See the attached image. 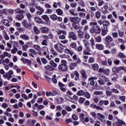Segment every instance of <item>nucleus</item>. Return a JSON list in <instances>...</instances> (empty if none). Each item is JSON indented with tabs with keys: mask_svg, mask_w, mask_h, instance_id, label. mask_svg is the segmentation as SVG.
Returning <instances> with one entry per match:
<instances>
[{
	"mask_svg": "<svg viewBox=\"0 0 126 126\" xmlns=\"http://www.w3.org/2000/svg\"><path fill=\"white\" fill-rule=\"evenodd\" d=\"M58 69L62 72H66L68 71L67 62H66L65 60H62L61 63L58 65Z\"/></svg>",
	"mask_w": 126,
	"mask_h": 126,
	"instance_id": "f257e3e1",
	"label": "nucleus"
},
{
	"mask_svg": "<svg viewBox=\"0 0 126 126\" xmlns=\"http://www.w3.org/2000/svg\"><path fill=\"white\" fill-rule=\"evenodd\" d=\"M90 32L92 34H94V33L96 34H100L101 33V28H100V26H96L91 29Z\"/></svg>",
	"mask_w": 126,
	"mask_h": 126,
	"instance_id": "f03ea898",
	"label": "nucleus"
},
{
	"mask_svg": "<svg viewBox=\"0 0 126 126\" xmlns=\"http://www.w3.org/2000/svg\"><path fill=\"white\" fill-rule=\"evenodd\" d=\"M22 26L28 29H32V23L27 21V20H23L22 22Z\"/></svg>",
	"mask_w": 126,
	"mask_h": 126,
	"instance_id": "7ed1b4c3",
	"label": "nucleus"
},
{
	"mask_svg": "<svg viewBox=\"0 0 126 126\" xmlns=\"http://www.w3.org/2000/svg\"><path fill=\"white\" fill-rule=\"evenodd\" d=\"M55 49L59 53L63 52V45L61 43H58L54 46Z\"/></svg>",
	"mask_w": 126,
	"mask_h": 126,
	"instance_id": "20e7f679",
	"label": "nucleus"
},
{
	"mask_svg": "<svg viewBox=\"0 0 126 126\" xmlns=\"http://www.w3.org/2000/svg\"><path fill=\"white\" fill-rule=\"evenodd\" d=\"M69 20L72 22V23H75L78 24L79 22H80V19H79L78 17H71L69 18Z\"/></svg>",
	"mask_w": 126,
	"mask_h": 126,
	"instance_id": "39448f33",
	"label": "nucleus"
},
{
	"mask_svg": "<svg viewBox=\"0 0 126 126\" xmlns=\"http://www.w3.org/2000/svg\"><path fill=\"white\" fill-rule=\"evenodd\" d=\"M97 79L98 77H97V76L91 77L89 78L88 81H91L90 85L91 86H94V85H95V81L94 80H97Z\"/></svg>",
	"mask_w": 126,
	"mask_h": 126,
	"instance_id": "423d86ee",
	"label": "nucleus"
},
{
	"mask_svg": "<svg viewBox=\"0 0 126 126\" xmlns=\"http://www.w3.org/2000/svg\"><path fill=\"white\" fill-rule=\"evenodd\" d=\"M79 118L82 122L83 123H88L89 122V118L88 117H84V114L82 113L79 115Z\"/></svg>",
	"mask_w": 126,
	"mask_h": 126,
	"instance_id": "0eeeda50",
	"label": "nucleus"
},
{
	"mask_svg": "<svg viewBox=\"0 0 126 126\" xmlns=\"http://www.w3.org/2000/svg\"><path fill=\"white\" fill-rule=\"evenodd\" d=\"M4 12L6 15H12L14 13V10L12 9H4Z\"/></svg>",
	"mask_w": 126,
	"mask_h": 126,
	"instance_id": "6e6552de",
	"label": "nucleus"
},
{
	"mask_svg": "<svg viewBox=\"0 0 126 126\" xmlns=\"http://www.w3.org/2000/svg\"><path fill=\"white\" fill-rule=\"evenodd\" d=\"M68 35L69 38H71L72 40H74V41H76V40H77V36L73 32H70L68 33Z\"/></svg>",
	"mask_w": 126,
	"mask_h": 126,
	"instance_id": "1a4fd4ad",
	"label": "nucleus"
},
{
	"mask_svg": "<svg viewBox=\"0 0 126 126\" xmlns=\"http://www.w3.org/2000/svg\"><path fill=\"white\" fill-rule=\"evenodd\" d=\"M90 107L91 108H93V109H96V110H98L99 111H104L103 108L97 106L94 103L91 104Z\"/></svg>",
	"mask_w": 126,
	"mask_h": 126,
	"instance_id": "9d476101",
	"label": "nucleus"
},
{
	"mask_svg": "<svg viewBox=\"0 0 126 126\" xmlns=\"http://www.w3.org/2000/svg\"><path fill=\"white\" fill-rule=\"evenodd\" d=\"M80 73H81L82 78H83V79H85V80H86L87 79V74H86L85 70H81L80 71Z\"/></svg>",
	"mask_w": 126,
	"mask_h": 126,
	"instance_id": "9b49d317",
	"label": "nucleus"
},
{
	"mask_svg": "<svg viewBox=\"0 0 126 126\" xmlns=\"http://www.w3.org/2000/svg\"><path fill=\"white\" fill-rule=\"evenodd\" d=\"M77 65V64L76 63H74V62L70 63L69 64V68L70 70H73V69H74V68H75Z\"/></svg>",
	"mask_w": 126,
	"mask_h": 126,
	"instance_id": "f8f14e48",
	"label": "nucleus"
},
{
	"mask_svg": "<svg viewBox=\"0 0 126 126\" xmlns=\"http://www.w3.org/2000/svg\"><path fill=\"white\" fill-rule=\"evenodd\" d=\"M108 8L109 7L108 6V5H107V4L104 5L103 7L101 8L103 14H107V13H108Z\"/></svg>",
	"mask_w": 126,
	"mask_h": 126,
	"instance_id": "ddd939ff",
	"label": "nucleus"
},
{
	"mask_svg": "<svg viewBox=\"0 0 126 126\" xmlns=\"http://www.w3.org/2000/svg\"><path fill=\"white\" fill-rule=\"evenodd\" d=\"M58 85L60 86V90H61V91H63V92H65V91H66V89L64 88V84H63L62 82H59Z\"/></svg>",
	"mask_w": 126,
	"mask_h": 126,
	"instance_id": "4468645a",
	"label": "nucleus"
},
{
	"mask_svg": "<svg viewBox=\"0 0 126 126\" xmlns=\"http://www.w3.org/2000/svg\"><path fill=\"white\" fill-rule=\"evenodd\" d=\"M3 24H4V25L7 27H10V26H11V23L7 19L3 20Z\"/></svg>",
	"mask_w": 126,
	"mask_h": 126,
	"instance_id": "2eb2a0df",
	"label": "nucleus"
},
{
	"mask_svg": "<svg viewBox=\"0 0 126 126\" xmlns=\"http://www.w3.org/2000/svg\"><path fill=\"white\" fill-rule=\"evenodd\" d=\"M105 40V42H106V43H112V42H113V41H114L113 37H112V36H111L110 35L106 36Z\"/></svg>",
	"mask_w": 126,
	"mask_h": 126,
	"instance_id": "dca6fc26",
	"label": "nucleus"
},
{
	"mask_svg": "<svg viewBox=\"0 0 126 126\" xmlns=\"http://www.w3.org/2000/svg\"><path fill=\"white\" fill-rule=\"evenodd\" d=\"M95 48L99 51H102L104 49V45L102 44H96L95 45Z\"/></svg>",
	"mask_w": 126,
	"mask_h": 126,
	"instance_id": "f3484780",
	"label": "nucleus"
},
{
	"mask_svg": "<svg viewBox=\"0 0 126 126\" xmlns=\"http://www.w3.org/2000/svg\"><path fill=\"white\" fill-rule=\"evenodd\" d=\"M99 104L100 106H103V105L107 106V105H109V100H100Z\"/></svg>",
	"mask_w": 126,
	"mask_h": 126,
	"instance_id": "a211bd4d",
	"label": "nucleus"
},
{
	"mask_svg": "<svg viewBox=\"0 0 126 126\" xmlns=\"http://www.w3.org/2000/svg\"><path fill=\"white\" fill-rule=\"evenodd\" d=\"M41 30L42 33H48L50 31V29L47 27H42L41 28Z\"/></svg>",
	"mask_w": 126,
	"mask_h": 126,
	"instance_id": "6ab92c4d",
	"label": "nucleus"
},
{
	"mask_svg": "<svg viewBox=\"0 0 126 126\" xmlns=\"http://www.w3.org/2000/svg\"><path fill=\"white\" fill-rule=\"evenodd\" d=\"M57 35H59L60 36H61L62 34H63V35H66V34H67V33L65 31L61 30L57 31Z\"/></svg>",
	"mask_w": 126,
	"mask_h": 126,
	"instance_id": "aec40b11",
	"label": "nucleus"
},
{
	"mask_svg": "<svg viewBox=\"0 0 126 126\" xmlns=\"http://www.w3.org/2000/svg\"><path fill=\"white\" fill-rule=\"evenodd\" d=\"M64 52L66 54H68V55H70L71 57H72V56H73V54H74L73 51L68 49V48L65 49Z\"/></svg>",
	"mask_w": 126,
	"mask_h": 126,
	"instance_id": "412c9836",
	"label": "nucleus"
},
{
	"mask_svg": "<svg viewBox=\"0 0 126 126\" xmlns=\"http://www.w3.org/2000/svg\"><path fill=\"white\" fill-rule=\"evenodd\" d=\"M34 21L36 22V23H38L39 24H43V20L41 18H39L38 17L34 18Z\"/></svg>",
	"mask_w": 126,
	"mask_h": 126,
	"instance_id": "4be33fe9",
	"label": "nucleus"
},
{
	"mask_svg": "<svg viewBox=\"0 0 126 126\" xmlns=\"http://www.w3.org/2000/svg\"><path fill=\"white\" fill-rule=\"evenodd\" d=\"M2 33H3V36H4L5 40L8 41V40H9L10 38H9V36H8V35H7V33H6V31H3Z\"/></svg>",
	"mask_w": 126,
	"mask_h": 126,
	"instance_id": "5701e85b",
	"label": "nucleus"
},
{
	"mask_svg": "<svg viewBox=\"0 0 126 126\" xmlns=\"http://www.w3.org/2000/svg\"><path fill=\"white\" fill-rule=\"evenodd\" d=\"M110 25V22L107 20L103 21V28H107L108 26Z\"/></svg>",
	"mask_w": 126,
	"mask_h": 126,
	"instance_id": "b1692460",
	"label": "nucleus"
},
{
	"mask_svg": "<svg viewBox=\"0 0 126 126\" xmlns=\"http://www.w3.org/2000/svg\"><path fill=\"white\" fill-rule=\"evenodd\" d=\"M3 77L4 78H7L8 80H10L11 79L12 76H11L8 72L3 75Z\"/></svg>",
	"mask_w": 126,
	"mask_h": 126,
	"instance_id": "393cba45",
	"label": "nucleus"
},
{
	"mask_svg": "<svg viewBox=\"0 0 126 126\" xmlns=\"http://www.w3.org/2000/svg\"><path fill=\"white\" fill-rule=\"evenodd\" d=\"M45 68L46 70H48L49 71H53V70H55V68L50 65H46Z\"/></svg>",
	"mask_w": 126,
	"mask_h": 126,
	"instance_id": "a878e982",
	"label": "nucleus"
},
{
	"mask_svg": "<svg viewBox=\"0 0 126 126\" xmlns=\"http://www.w3.org/2000/svg\"><path fill=\"white\" fill-rule=\"evenodd\" d=\"M42 19H43V20H45L46 22H49L50 21V18L47 15H44L41 16Z\"/></svg>",
	"mask_w": 126,
	"mask_h": 126,
	"instance_id": "bb28decb",
	"label": "nucleus"
},
{
	"mask_svg": "<svg viewBox=\"0 0 126 126\" xmlns=\"http://www.w3.org/2000/svg\"><path fill=\"white\" fill-rule=\"evenodd\" d=\"M78 35L80 39H83L84 38V32L82 31H78Z\"/></svg>",
	"mask_w": 126,
	"mask_h": 126,
	"instance_id": "cd10ccee",
	"label": "nucleus"
},
{
	"mask_svg": "<svg viewBox=\"0 0 126 126\" xmlns=\"http://www.w3.org/2000/svg\"><path fill=\"white\" fill-rule=\"evenodd\" d=\"M20 38H21L23 40H29V36L26 34H21L20 36Z\"/></svg>",
	"mask_w": 126,
	"mask_h": 126,
	"instance_id": "c85d7f7f",
	"label": "nucleus"
},
{
	"mask_svg": "<svg viewBox=\"0 0 126 126\" xmlns=\"http://www.w3.org/2000/svg\"><path fill=\"white\" fill-rule=\"evenodd\" d=\"M15 12L16 13H21V14H23V13H24L25 11L20 8H18L15 10Z\"/></svg>",
	"mask_w": 126,
	"mask_h": 126,
	"instance_id": "c756f323",
	"label": "nucleus"
},
{
	"mask_svg": "<svg viewBox=\"0 0 126 126\" xmlns=\"http://www.w3.org/2000/svg\"><path fill=\"white\" fill-rule=\"evenodd\" d=\"M85 93V92L84 91L81 90L77 92V96H84Z\"/></svg>",
	"mask_w": 126,
	"mask_h": 126,
	"instance_id": "7c9ffc66",
	"label": "nucleus"
},
{
	"mask_svg": "<svg viewBox=\"0 0 126 126\" xmlns=\"http://www.w3.org/2000/svg\"><path fill=\"white\" fill-rule=\"evenodd\" d=\"M56 12L58 15H63V11L61 9L58 8L56 10Z\"/></svg>",
	"mask_w": 126,
	"mask_h": 126,
	"instance_id": "2f4dec72",
	"label": "nucleus"
},
{
	"mask_svg": "<svg viewBox=\"0 0 126 126\" xmlns=\"http://www.w3.org/2000/svg\"><path fill=\"white\" fill-rule=\"evenodd\" d=\"M97 116L98 118V119L100 120V121H102V120H104V119H105V116L100 113H98L97 114Z\"/></svg>",
	"mask_w": 126,
	"mask_h": 126,
	"instance_id": "473e14b6",
	"label": "nucleus"
},
{
	"mask_svg": "<svg viewBox=\"0 0 126 126\" xmlns=\"http://www.w3.org/2000/svg\"><path fill=\"white\" fill-rule=\"evenodd\" d=\"M107 32H108V29L106 28H105L102 30L101 35H102V36H106Z\"/></svg>",
	"mask_w": 126,
	"mask_h": 126,
	"instance_id": "72a5a7b5",
	"label": "nucleus"
},
{
	"mask_svg": "<svg viewBox=\"0 0 126 126\" xmlns=\"http://www.w3.org/2000/svg\"><path fill=\"white\" fill-rule=\"evenodd\" d=\"M92 67L94 70H97L98 68H99V65L97 63L93 64L92 65Z\"/></svg>",
	"mask_w": 126,
	"mask_h": 126,
	"instance_id": "f704fd0d",
	"label": "nucleus"
},
{
	"mask_svg": "<svg viewBox=\"0 0 126 126\" xmlns=\"http://www.w3.org/2000/svg\"><path fill=\"white\" fill-rule=\"evenodd\" d=\"M94 39L97 43H101V42H102V37L100 36L95 37Z\"/></svg>",
	"mask_w": 126,
	"mask_h": 126,
	"instance_id": "c9c22d12",
	"label": "nucleus"
},
{
	"mask_svg": "<svg viewBox=\"0 0 126 126\" xmlns=\"http://www.w3.org/2000/svg\"><path fill=\"white\" fill-rule=\"evenodd\" d=\"M16 19L18 20H22L24 18V16L23 14H18L16 17Z\"/></svg>",
	"mask_w": 126,
	"mask_h": 126,
	"instance_id": "e433bc0d",
	"label": "nucleus"
},
{
	"mask_svg": "<svg viewBox=\"0 0 126 126\" xmlns=\"http://www.w3.org/2000/svg\"><path fill=\"white\" fill-rule=\"evenodd\" d=\"M118 57H119L120 59H126V56L123 53L120 52L118 55Z\"/></svg>",
	"mask_w": 126,
	"mask_h": 126,
	"instance_id": "4c0bfd02",
	"label": "nucleus"
},
{
	"mask_svg": "<svg viewBox=\"0 0 126 126\" xmlns=\"http://www.w3.org/2000/svg\"><path fill=\"white\" fill-rule=\"evenodd\" d=\"M69 12L71 14V15H74V16H76L77 15V13L75 12V9H71L69 10Z\"/></svg>",
	"mask_w": 126,
	"mask_h": 126,
	"instance_id": "58836bf2",
	"label": "nucleus"
},
{
	"mask_svg": "<svg viewBox=\"0 0 126 126\" xmlns=\"http://www.w3.org/2000/svg\"><path fill=\"white\" fill-rule=\"evenodd\" d=\"M50 18L52 20H53V21H56V20L58 19V16L56 14H53L50 15Z\"/></svg>",
	"mask_w": 126,
	"mask_h": 126,
	"instance_id": "ea45409f",
	"label": "nucleus"
},
{
	"mask_svg": "<svg viewBox=\"0 0 126 126\" xmlns=\"http://www.w3.org/2000/svg\"><path fill=\"white\" fill-rule=\"evenodd\" d=\"M50 64H51V65L53 67H57V66H58V64L55 63V62L53 60L50 61Z\"/></svg>",
	"mask_w": 126,
	"mask_h": 126,
	"instance_id": "a19ab883",
	"label": "nucleus"
},
{
	"mask_svg": "<svg viewBox=\"0 0 126 126\" xmlns=\"http://www.w3.org/2000/svg\"><path fill=\"white\" fill-rule=\"evenodd\" d=\"M26 15L28 19H29V21L31 22V21H32V20L31 19L32 18V15H31V14H30V13H27Z\"/></svg>",
	"mask_w": 126,
	"mask_h": 126,
	"instance_id": "79ce46f5",
	"label": "nucleus"
},
{
	"mask_svg": "<svg viewBox=\"0 0 126 126\" xmlns=\"http://www.w3.org/2000/svg\"><path fill=\"white\" fill-rule=\"evenodd\" d=\"M83 55H86L87 56H90L91 53H90V51H88V50L85 49L83 51Z\"/></svg>",
	"mask_w": 126,
	"mask_h": 126,
	"instance_id": "37998d69",
	"label": "nucleus"
},
{
	"mask_svg": "<svg viewBox=\"0 0 126 126\" xmlns=\"http://www.w3.org/2000/svg\"><path fill=\"white\" fill-rule=\"evenodd\" d=\"M34 32L35 34H40V30L37 28V27H34L33 28Z\"/></svg>",
	"mask_w": 126,
	"mask_h": 126,
	"instance_id": "c03bdc74",
	"label": "nucleus"
},
{
	"mask_svg": "<svg viewBox=\"0 0 126 126\" xmlns=\"http://www.w3.org/2000/svg\"><path fill=\"white\" fill-rule=\"evenodd\" d=\"M33 47L34 49L36 50V51H40V50H42V48H41V47L38 45H33Z\"/></svg>",
	"mask_w": 126,
	"mask_h": 126,
	"instance_id": "a18cd8bd",
	"label": "nucleus"
},
{
	"mask_svg": "<svg viewBox=\"0 0 126 126\" xmlns=\"http://www.w3.org/2000/svg\"><path fill=\"white\" fill-rule=\"evenodd\" d=\"M84 95L85 97L87 99H90V98H91V95H90V94H89L88 92H85Z\"/></svg>",
	"mask_w": 126,
	"mask_h": 126,
	"instance_id": "49530a36",
	"label": "nucleus"
},
{
	"mask_svg": "<svg viewBox=\"0 0 126 126\" xmlns=\"http://www.w3.org/2000/svg\"><path fill=\"white\" fill-rule=\"evenodd\" d=\"M17 51H18L17 48L14 47V48L11 50V53L13 54H16V52H17Z\"/></svg>",
	"mask_w": 126,
	"mask_h": 126,
	"instance_id": "de8ad7c7",
	"label": "nucleus"
},
{
	"mask_svg": "<svg viewBox=\"0 0 126 126\" xmlns=\"http://www.w3.org/2000/svg\"><path fill=\"white\" fill-rule=\"evenodd\" d=\"M23 51H25L26 52L27 51V49H28V45L27 44H25L22 46Z\"/></svg>",
	"mask_w": 126,
	"mask_h": 126,
	"instance_id": "09e8293b",
	"label": "nucleus"
},
{
	"mask_svg": "<svg viewBox=\"0 0 126 126\" xmlns=\"http://www.w3.org/2000/svg\"><path fill=\"white\" fill-rule=\"evenodd\" d=\"M95 17L97 19H99V18L101 17V13H100V11H97L95 12Z\"/></svg>",
	"mask_w": 126,
	"mask_h": 126,
	"instance_id": "8fccbe9b",
	"label": "nucleus"
},
{
	"mask_svg": "<svg viewBox=\"0 0 126 126\" xmlns=\"http://www.w3.org/2000/svg\"><path fill=\"white\" fill-rule=\"evenodd\" d=\"M12 44L15 48L19 47V43L17 41H13Z\"/></svg>",
	"mask_w": 126,
	"mask_h": 126,
	"instance_id": "3c124183",
	"label": "nucleus"
},
{
	"mask_svg": "<svg viewBox=\"0 0 126 126\" xmlns=\"http://www.w3.org/2000/svg\"><path fill=\"white\" fill-rule=\"evenodd\" d=\"M94 95H102L103 92L95 91L94 92Z\"/></svg>",
	"mask_w": 126,
	"mask_h": 126,
	"instance_id": "603ef678",
	"label": "nucleus"
},
{
	"mask_svg": "<svg viewBox=\"0 0 126 126\" xmlns=\"http://www.w3.org/2000/svg\"><path fill=\"white\" fill-rule=\"evenodd\" d=\"M88 62L90 63H92L95 62V59L93 57H90Z\"/></svg>",
	"mask_w": 126,
	"mask_h": 126,
	"instance_id": "864d4df0",
	"label": "nucleus"
},
{
	"mask_svg": "<svg viewBox=\"0 0 126 126\" xmlns=\"http://www.w3.org/2000/svg\"><path fill=\"white\" fill-rule=\"evenodd\" d=\"M70 47L72 49H74L75 50H76V43H74V42L70 44Z\"/></svg>",
	"mask_w": 126,
	"mask_h": 126,
	"instance_id": "5fc2aeb1",
	"label": "nucleus"
},
{
	"mask_svg": "<svg viewBox=\"0 0 126 126\" xmlns=\"http://www.w3.org/2000/svg\"><path fill=\"white\" fill-rule=\"evenodd\" d=\"M70 5L71 7H72V8H74V7H76V6L77 5V3L72 2L70 4Z\"/></svg>",
	"mask_w": 126,
	"mask_h": 126,
	"instance_id": "6e6d98bb",
	"label": "nucleus"
},
{
	"mask_svg": "<svg viewBox=\"0 0 126 126\" xmlns=\"http://www.w3.org/2000/svg\"><path fill=\"white\" fill-rule=\"evenodd\" d=\"M85 101V98L84 97H80L79 99V102L80 103H81V104H83V103H84V102Z\"/></svg>",
	"mask_w": 126,
	"mask_h": 126,
	"instance_id": "4d7b16f0",
	"label": "nucleus"
},
{
	"mask_svg": "<svg viewBox=\"0 0 126 126\" xmlns=\"http://www.w3.org/2000/svg\"><path fill=\"white\" fill-rule=\"evenodd\" d=\"M17 30H18V32H24V31H25V29H24V28H17Z\"/></svg>",
	"mask_w": 126,
	"mask_h": 126,
	"instance_id": "13d9d810",
	"label": "nucleus"
},
{
	"mask_svg": "<svg viewBox=\"0 0 126 126\" xmlns=\"http://www.w3.org/2000/svg\"><path fill=\"white\" fill-rule=\"evenodd\" d=\"M1 107L2 108H3V109H6L7 107H8V104H7L6 103H2Z\"/></svg>",
	"mask_w": 126,
	"mask_h": 126,
	"instance_id": "bf43d9fd",
	"label": "nucleus"
},
{
	"mask_svg": "<svg viewBox=\"0 0 126 126\" xmlns=\"http://www.w3.org/2000/svg\"><path fill=\"white\" fill-rule=\"evenodd\" d=\"M76 24H75V23H73L72 24V27H73V29H76V30L79 29V28H80L79 26H77Z\"/></svg>",
	"mask_w": 126,
	"mask_h": 126,
	"instance_id": "052dcab7",
	"label": "nucleus"
},
{
	"mask_svg": "<svg viewBox=\"0 0 126 126\" xmlns=\"http://www.w3.org/2000/svg\"><path fill=\"white\" fill-rule=\"evenodd\" d=\"M81 24L83 26L85 25L86 24H87V20L85 19H82Z\"/></svg>",
	"mask_w": 126,
	"mask_h": 126,
	"instance_id": "680f3d73",
	"label": "nucleus"
},
{
	"mask_svg": "<svg viewBox=\"0 0 126 126\" xmlns=\"http://www.w3.org/2000/svg\"><path fill=\"white\" fill-rule=\"evenodd\" d=\"M97 81L99 85H105V82L103 80H98Z\"/></svg>",
	"mask_w": 126,
	"mask_h": 126,
	"instance_id": "e2e57ef3",
	"label": "nucleus"
},
{
	"mask_svg": "<svg viewBox=\"0 0 126 126\" xmlns=\"http://www.w3.org/2000/svg\"><path fill=\"white\" fill-rule=\"evenodd\" d=\"M3 54L5 57H8V58H10V57H11V54L7 53V52H4Z\"/></svg>",
	"mask_w": 126,
	"mask_h": 126,
	"instance_id": "0e129e2a",
	"label": "nucleus"
},
{
	"mask_svg": "<svg viewBox=\"0 0 126 126\" xmlns=\"http://www.w3.org/2000/svg\"><path fill=\"white\" fill-rule=\"evenodd\" d=\"M101 64L102 65H104V66H107L108 65V62H107V61H101Z\"/></svg>",
	"mask_w": 126,
	"mask_h": 126,
	"instance_id": "69168bd1",
	"label": "nucleus"
},
{
	"mask_svg": "<svg viewBox=\"0 0 126 126\" xmlns=\"http://www.w3.org/2000/svg\"><path fill=\"white\" fill-rule=\"evenodd\" d=\"M114 63L115 64H116V65H118V64H120V63H121V61L120 60L116 59L114 61Z\"/></svg>",
	"mask_w": 126,
	"mask_h": 126,
	"instance_id": "338daca9",
	"label": "nucleus"
},
{
	"mask_svg": "<svg viewBox=\"0 0 126 126\" xmlns=\"http://www.w3.org/2000/svg\"><path fill=\"white\" fill-rule=\"evenodd\" d=\"M66 124H69V123H72V120L71 119H66L64 120Z\"/></svg>",
	"mask_w": 126,
	"mask_h": 126,
	"instance_id": "774afa93",
	"label": "nucleus"
}]
</instances>
